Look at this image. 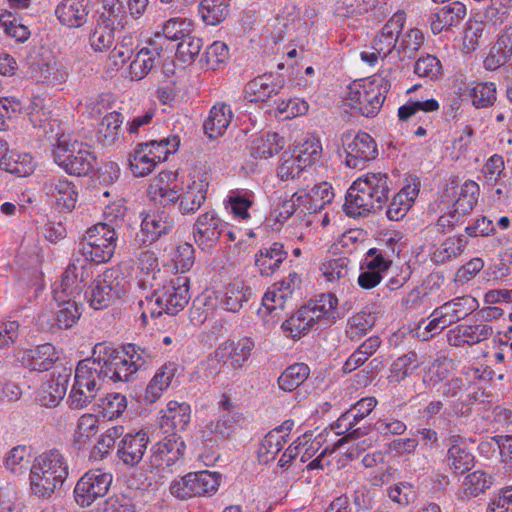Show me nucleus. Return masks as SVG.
Segmentation results:
<instances>
[{"label": "nucleus", "instance_id": "nucleus-1", "mask_svg": "<svg viewBox=\"0 0 512 512\" xmlns=\"http://www.w3.org/2000/svg\"><path fill=\"white\" fill-rule=\"evenodd\" d=\"M152 359V353L129 343L122 349H116L107 343H97L92 356L78 362L75 369L74 384L68 396L69 406L73 409L86 407L96 397L100 381H129L139 369Z\"/></svg>", "mask_w": 512, "mask_h": 512}, {"label": "nucleus", "instance_id": "nucleus-2", "mask_svg": "<svg viewBox=\"0 0 512 512\" xmlns=\"http://www.w3.org/2000/svg\"><path fill=\"white\" fill-rule=\"evenodd\" d=\"M392 181L386 173H367L348 189L344 211L350 217H365L383 208L389 198Z\"/></svg>", "mask_w": 512, "mask_h": 512}, {"label": "nucleus", "instance_id": "nucleus-3", "mask_svg": "<svg viewBox=\"0 0 512 512\" xmlns=\"http://www.w3.org/2000/svg\"><path fill=\"white\" fill-rule=\"evenodd\" d=\"M68 475L69 465L60 450L53 448L42 452L30 466V491L38 498L49 499L63 486Z\"/></svg>", "mask_w": 512, "mask_h": 512}, {"label": "nucleus", "instance_id": "nucleus-4", "mask_svg": "<svg viewBox=\"0 0 512 512\" xmlns=\"http://www.w3.org/2000/svg\"><path fill=\"white\" fill-rule=\"evenodd\" d=\"M152 280L146 278L143 283H148V288L153 290L151 295L146 296L148 304L156 305L151 309L153 317L163 313L176 315L185 308L190 300L188 277L174 276L168 279V274L157 272Z\"/></svg>", "mask_w": 512, "mask_h": 512}, {"label": "nucleus", "instance_id": "nucleus-5", "mask_svg": "<svg viewBox=\"0 0 512 512\" xmlns=\"http://www.w3.org/2000/svg\"><path fill=\"white\" fill-rule=\"evenodd\" d=\"M391 88V82L386 75H375L371 79L353 81L347 87L345 101L352 110L362 116L375 117Z\"/></svg>", "mask_w": 512, "mask_h": 512}, {"label": "nucleus", "instance_id": "nucleus-6", "mask_svg": "<svg viewBox=\"0 0 512 512\" xmlns=\"http://www.w3.org/2000/svg\"><path fill=\"white\" fill-rule=\"evenodd\" d=\"M55 162L68 174L85 176L93 171L96 156L88 144L61 136L53 149Z\"/></svg>", "mask_w": 512, "mask_h": 512}, {"label": "nucleus", "instance_id": "nucleus-7", "mask_svg": "<svg viewBox=\"0 0 512 512\" xmlns=\"http://www.w3.org/2000/svg\"><path fill=\"white\" fill-rule=\"evenodd\" d=\"M128 284L119 268H110L92 282L85 295L93 309H105L126 294Z\"/></svg>", "mask_w": 512, "mask_h": 512}, {"label": "nucleus", "instance_id": "nucleus-8", "mask_svg": "<svg viewBox=\"0 0 512 512\" xmlns=\"http://www.w3.org/2000/svg\"><path fill=\"white\" fill-rule=\"evenodd\" d=\"M108 225L95 224L89 228L76 250L97 264L110 261L117 246L118 233Z\"/></svg>", "mask_w": 512, "mask_h": 512}, {"label": "nucleus", "instance_id": "nucleus-9", "mask_svg": "<svg viewBox=\"0 0 512 512\" xmlns=\"http://www.w3.org/2000/svg\"><path fill=\"white\" fill-rule=\"evenodd\" d=\"M341 141L346 153L345 163L350 168L361 169L378 156L377 143L366 132L348 131L342 135Z\"/></svg>", "mask_w": 512, "mask_h": 512}, {"label": "nucleus", "instance_id": "nucleus-10", "mask_svg": "<svg viewBox=\"0 0 512 512\" xmlns=\"http://www.w3.org/2000/svg\"><path fill=\"white\" fill-rule=\"evenodd\" d=\"M220 481L218 473L210 471L190 472L170 486V492L180 500L202 496L217 491Z\"/></svg>", "mask_w": 512, "mask_h": 512}, {"label": "nucleus", "instance_id": "nucleus-11", "mask_svg": "<svg viewBox=\"0 0 512 512\" xmlns=\"http://www.w3.org/2000/svg\"><path fill=\"white\" fill-rule=\"evenodd\" d=\"M111 473L100 469L86 472L76 483L74 488L75 501L81 507H89L98 498L104 497L112 484Z\"/></svg>", "mask_w": 512, "mask_h": 512}, {"label": "nucleus", "instance_id": "nucleus-12", "mask_svg": "<svg viewBox=\"0 0 512 512\" xmlns=\"http://www.w3.org/2000/svg\"><path fill=\"white\" fill-rule=\"evenodd\" d=\"M185 448L184 441L176 433H171L152 446L149 458L151 468L172 472L174 467H180L184 462Z\"/></svg>", "mask_w": 512, "mask_h": 512}, {"label": "nucleus", "instance_id": "nucleus-13", "mask_svg": "<svg viewBox=\"0 0 512 512\" xmlns=\"http://www.w3.org/2000/svg\"><path fill=\"white\" fill-rule=\"evenodd\" d=\"M285 78L278 73H264L249 81L243 90V97L251 103L266 102L278 95L285 86Z\"/></svg>", "mask_w": 512, "mask_h": 512}, {"label": "nucleus", "instance_id": "nucleus-14", "mask_svg": "<svg viewBox=\"0 0 512 512\" xmlns=\"http://www.w3.org/2000/svg\"><path fill=\"white\" fill-rule=\"evenodd\" d=\"M225 226L226 223L214 211L201 214L193 227L196 244L203 251H208L218 242Z\"/></svg>", "mask_w": 512, "mask_h": 512}, {"label": "nucleus", "instance_id": "nucleus-15", "mask_svg": "<svg viewBox=\"0 0 512 512\" xmlns=\"http://www.w3.org/2000/svg\"><path fill=\"white\" fill-rule=\"evenodd\" d=\"M173 228V222L164 214L146 213L142 217L141 230L136 234L134 244L138 247L151 244L161 236L168 234Z\"/></svg>", "mask_w": 512, "mask_h": 512}, {"label": "nucleus", "instance_id": "nucleus-16", "mask_svg": "<svg viewBox=\"0 0 512 512\" xmlns=\"http://www.w3.org/2000/svg\"><path fill=\"white\" fill-rule=\"evenodd\" d=\"M148 443L149 436L143 430L127 433L118 443L117 457L125 465L135 466L143 459Z\"/></svg>", "mask_w": 512, "mask_h": 512}, {"label": "nucleus", "instance_id": "nucleus-17", "mask_svg": "<svg viewBox=\"0 0 512 512\" xmlns=\"http://www.w3.org/2000/svg\"><path fill=\"white\" fill-rule=\"evenodd\" d=\"M209 182L206 178H190L182 188L178 211L182 215L195 214L207 199Z\"/></svg>", "mask_w": 512, "mask_h": 512}, {"label": "nucleus", "instance_id": "nucleus-18", "mask_svg": "<svg viewBox=\"0 0 512 512\" xmlns=\"http://www.w3.org/2000/svg\"><path fill=\"white\" fill-rule=\"evenodd\" d=\"M301 279L296 272L289 273L288 277L275 284V289L267 291L262 298V306L269 314L285 308V303L294 290L299 286Z\"/></svg>", "mask_w": 512, "mask_h": 512}, {"label": "nucleus", "instance_id": "nucleus-19", "mask_svg": "<svg viewBox=\"0 0 512 512\" xmlns=\"http://www.w3.org/2000/svg\"><path fill=\"white\" fill-rule=\"evenodd\" d=\"M287 257L288 252L285 250L284 244L273 242L261 247L255 254V267L261 276L268 277L280 268Z\"/></svg>", "mask_w": 512, "mask_h": 512}, {"label": "nucleus", "instance_id": "nucleus-20", "mask_svg": "<svg viewBox=\"0 0 512 512\" xmlns=\"http://www.w3.org/2000/svg\"><path fill=\"white\" fill-rule=\"evenodd\" d=\"M405 13H395L383 26L380 34L375 37L373 49L382 54L383 58L387 57L393 49L398 48L397 40L405 23Z\"/></svg>", "mask_w": 512, "mask_h": 512}, {"label": "nucleus", "instance_id": "nucleus-21", "mask_svg": "<svg viewBox=\"0 0 512 512\" xmlns=\"http://www.w3.org/2000/svg\"><path fill=\"white\" fill-rule=\"evenodd\" d=\"M27 73L37 82L52 85L62 84L68 77V72L62 64L42 58L29 62Z\"/></svg>", "mask_w": 512, "mask_h": 512}, {"label": "nucleus", "instance_id": "nucleus-22", "mask_svg": "<svg viewBox=\"0 0 512 512\" xmlns=\"http://www.w3.org/2000/svg\"><path fill=\"white\" fill-rule=\"evenodd\" d=\"M466 16V6L460 1H452L429 16L431 30L439 34L457 25Z\"/></svg>", "mask_w": 512, "mask_h": 512}, {"label": "nucleus", "instance_id": "nucleus-23", "mask_svg": "<svg viewBox=\"0 0 512 512\" xmlns=\"http://www.w3.org/2000/svg\"><path fill=\"white\" fill-rule=\"evenodd\" d=\"M55 14L61 24L78 28L84 25L89 14V0H62Z\"/></svg>", "mask_w": 512, "mask_h": 512}, {"label": "nucleus", "instance_id": "nucleus-24", "mask_svg": "<svg viewBox=\"0 0 512 512\" xmlns=\"http://www.w3.org/2000/svg\"><path fill=\"white\" fill-rule=\"evenodd\" d=\"M58 360V352L50 343L26 350L22 356L23 365L32 371L38 372L50 370Z\"/></svg>", "mask_w": 512, "mask_h": 512}, {"label": "nucleus", "instance_id": "nucleus-25", "mask_svg": "<svg viewBox=\"0 0 512 512\" xmlns=\"http://www.w3.org/2000/svg\"><path fill=\"white\" fill-rule=\"evenodd\" d=\"M161 51L162 46L157 45L156 40L150 41L149 47H144L135 54L129 66L128 77L135 81L143 79L155 66Z\"/></svg>", "mask_w": 512, "mask_h": 512}, {"label": "nucleus", "instance_id": "nucleus-26", "mask_svg": "<svg viewBox=\"0 0 512 512\" xmlns=\"http://www.w3.org/2000/svg\"><path fill=\"white\" fill-rule=\"evenodd\" d=\"M233 118V112L224 102L216 103L209 112L208 118L203 123L204 133L210 139L222 136L227 130Z\"/></svg>", "mask_w": 512, "mask_h": 512}, {"label": "nucleus", "instance_id": "nucleus-27", "mask_svg": "<svg viewBox=\"0 0 512 512\" xmlns=\"http://www.w3.org/2000/svg\"><path fill=\"white\" fill-rule=\"evenodd\" d=\"M252 296V289L242 280L234 279L220 293V303L225 310L238 312Z\"/></svg>", "mask_w": 512, "mask_h": 512}, {"label": "nucleus", "instance_id": "nucleus-28", "mask_svg": "<svg viewBox=\"0 0 512 512\" xmlns=\"http://www.w3.org/2000/svg\"><path fill=\"white\" fill-rule=\"evenodd\" d=\"M191 408L186 402L170 401L160 420V427L167 433L185 430L190 421Z\"/></svg>", "mask_w": 512, "mask_h": 512}, {"label": "nucleus", "instance_id": "nucleus-29", "mask_svg": "<svg viewBox=\"0 0 512 512\" xmlns=\"http://www.w3.org/2000/svg\"><path fill=\"white\" fill-rule=\"evenodd\" d=\"M177 371L178 366L173 362L166 363L159 368L146 387L145 401L149 403L156 402L169 387Z\"/></svg>", "mask_w": 512, "mask_h": 512}, {"label": "nucleus", "instance_id": "nucleus-30", "mask_svg": "<svg viewBox=\"0 0 512 512\" xmlns=\"http://www.w3.org/2000/svg\"><path fill=\"white\" fill-rule=\"evenodd\" d=\"M129 167L135 177H145L153 172L157 166L149 146L145 143H138L128 157Z\"/></svg>", "mask_w": 512, "mask_h": 512}, {"label": "nucleus", "instance_id": "nucleus-31", "mask_svg": "<svg viewBox=\"0 0 512 512\" xmlns=\"http://www.w3.org/2000/svg\"><path fill=\"white\" fill-rule=\"evenodd\" d=\"M285 146V140L277 133H264L255 137L249 146L250 155L257 159H267L279 153Z\"/></svg>", "mask_w": 512, "mask_h": 512}, {"label": "nucleus", "instance_id": "nucleus-32", "mask_svg": "<svg viewBox=\"0 0 512 512\" xmlns=\"http://www.w3.org/2000/svg\"><path fill=\"white\" fill-rule=\"evenodd\" d=\"M36 164L29 153L11 152L3 154L0 159V169L15 174L18 177L31 175L35 170Z\"/></svg>", "mask_w": 512, "mask_h": 512}, {"label": "nucleus", "instance_id": "nucleus-33", "mask_svg": "<svg viewBox=\"0 0 512 512\" xmlns=\"http://www.w3.org/2000/svg\"><path fill=\"white\" fill-rule=\"evenodd\" d=\"M124 117L113 111L105 115L98 125L96 137L103 146L114 145L120 138Z\"/></svg>", "mask_w": 512, "mask_h": 512}, {"label": "nucleus", "instance_id": "nucleus-34", "mask_svg": "<svg viewBox=\"0 0 512 512\" xmlns=\"http://www.w3.org/2000/svg\"><path fill=\"white\" fill-rule=\"evenodd\" d=\"M322 144L319 138L314 135H307L294 145L292 155L304 167H311L320 161L322 156Z\"/></svg>", "mask_w": 512, "mask_h": 512}, {"label": "nucleus", "instance_id": "nucleus-35", "mask_svg": "<svg viewBox=\"0 0 512 512\" xmlns=\"http://www.w3.org/2000/svg\"><path fill=\"white\" fill-rule=\"evenodd\" d=\"M101 10L98 12L97 23L115 29H123L127 23V14L120 0H100Z\"/></svg>", "mask_w": 512, "mask_h": 512}, {"label": "nucleus", "instance_id": "nucleus-36", "mask_svg": "<svg viewBox=\"0 0 512 512\" xmlns=\"http://www.w3.org/2000/svg\"><path fill=\"white\" fill-rule=\"evenodd\" d=\"M45 189L56 199L59 206L69 211L75 208L78 193L72 182L54 178L45 183Z\"/></svg>", "mask_w": 512, "mask_h": 512}, {"label": "nucleus", "instance_id": "nucleus-37", "mask_svg": "<svg viewBox=\"0 0 512 512\" xmlns=\"http://www.w3.org/2000/svg\"><path fill=\"white\" fill-rule=\"evenodd\" d=\"M378 336H371L363 341L357 349L347 358L343 365L345 373H350L362 366L381 346Z\"/></svg>", "mask_w": 512, "mask_h": 512}, {"label": "nucleus", "instance_id": "nucleus-38", "mask_svg": "<svg viewBox=\"0 0 512 512\" xmlns=\"http://www.w3.org/2000/svg\"><path fill=\"white\" fill-rule=\"evenodd\" d=\"M351 415V413L346 411L332 426V429L335 430L337 435H343V437L337 442L338 446H342L344 443L351 440H358L359 438L367 435L371 430L370 426L364 425L357 427Z\"/></svg>", "mask_w": 512, "mask_h": 512}, {"label": "nucleus", "instance_id": "nucleus-39", "mask_svg": "<svg viewBox=\"0 0 512 512\" xmlns=\"http://www.w3.org/2000/svg\"><path fill=\"white\" fill-rule=\"evenodd\" d=\"M397 241L390 237L386 243L385 248H371L367 252V257H371L366 264L367 269L374 270L380 274L387 271L392 264L390 257L394 254H399L400 249L396 251Z\"/></svg>", "mask_w": 512, "mask_h": 512}, {"label": "nucleus", "instance_id": "nucleus-40", "mask_svg": "<svg viewBox=\"0 0 512 512\" xmlns=\"http://www.w3.org/2000/svg\"><path fill=\"white\" fill-rule=\"evenodd\" d=\"M310 375V368L305 363L289 365L278 377V387L284 392H292L302 385Z\"/></svg>", "mask_w": 512, "mask_h": 512}, {"label": "nucleus", "instance_id": "nucleus-41", "mask_svg": "<svg viewBox=\"0 0 512 512\" xmlns=\"http://www.w3.org/2000/svg\"><path fill=\"white\" fill-rule=\"evenodd\" d=\"M338 305V299L334 294H322L316 302H310L304 305L310 310L309 314L313 315V322L324 320L327 324L333 323L336 319L335 313Z\"/></svg>", "mask_w": 512, "mask_h": 512}, {"label": "nucleus", "instance_id": "nucleus-42", "mask_svg": "<svg viewBox=\"0 0 512 512\" xmlns=\"http://www.w3.org/2000/svg\"><path fill=\"white\" fill-rule=\"evenodd\" d=\"M446 462L454 473L463 474L473 468L475 456L464 444H452L448 448Z\"/></svg>", "mask_w": 512, "mask_h": 512}, {"label": "nucleus", "instance_id": "nucleus-43", "mask_svg": "<svg viewBox=\"0 0 512 512\" xmlns=\"http://www.w3.org/2000/svg\"><path fill=\"white\" fill-rule=\"evenodd\" d=\"M303 207L309 212L322 210L334 197L331 184L322 182L315 185L309 192L302 193Z\"/></svg>", "mask_w": 512, "mask_h": 512}, {"label": "nucleus", "instance_id": "nucleus-44", "mask_svg": "<svg viewBox=\"0 0 512 512\" xmlns=\"http://www.w3.org/2000/svg\"><path fill=\"white\" fill-rule=\"evenodd\" d=\"M467 245L465 236L449 237L437 247L431 255V260L436 264H444L459 257Z\"/></svg>", "mask_w": 512, "mask_h": 512}, {"label": "nucleus", "instance_id": "nucleus-45", "mask_svg": "<svg viewBox=\"0 0 512 512\" xmlns=\"http://www.w3.org/2000/svg\"><path fill=\"white\" fill-rule=\"evenodd\" d=\"M230 11V0H202L199 13L206 25H218L223 22Z\"/></svg>", "mask_w": 512, "mask_h": 512}, {"label": "nucleus", "instance_id": "nucleus-46", "mask_svg": "<svg viewBox=\"0 0 512 512\" xmlns=\"http://www.w3.org/2000/svg\"><path fill=\"white\" fill-rule=\"evenodd\" d=\"M376 317L372 313L359 312L348 319L345 335L353 342L360 341L375 326Z\"/></svg>", "mask_w": 512, "mask_h": 512}, {"label": "nucleus", "instance_id": "nucleus-47", "mask_svg": "<svg viewBox=\"0 0 512 512\" xmlns=\"http://www.w3.org/2000/svg\"><path fill=\"white\" fill-rule=\"evenodd\" d=\"M172 172H161L157 178L154 179L150 185L149 193L153 199L157 197L164 205L177 204L180 202L181 192L170 187L167 181L170 179Z\"/></svg>", "mask_w": 512, "mask_h": 512}, {"label": "nucleus", "instance_id": "nucleus-48", "mask_svg": "<svg viewBox=\"0 0 512 512\" xmlns=\"http://www.w3.org/2000/svg\"><path fill=\"white\" fill-rule=\"evenodd\" d=\"M310 310L302 306L294 315L282 323V329L293 338H300L306 334L315 324Z\"/></svg>", "mask_w": 512, "mask_h": 512}, {"label": "nucleus", "instance_id": "nucleus-49", "mask_svg": "<svg viewBox=\"0 0 512 512\" xmlns=\"http://www.w3.org/2000/svg\"><path fill=\"white\" fill-rule=\"evenodd\" d=\"M286 443L285 435L278 434L277 431L268 432L257 450V457L260 464H267L276 458Z\"/></svg>", "mask_w": 512, "mask_h": 512}, {"label": "nucleus", "instance_id": "nucleus-50", "mask_svg": "<svg viewBox=\"0 0 512 512\" xmlns=\"http://www.w3.org/2000/svg\"><path fill=\"white\" fill-rule=\"evenodd\" d=\"M479 186L473 180H467L460 188L459 196L453 204V212L458 215H465L472 211L477 204Z\"/></svg>", "mask_w": 512, "mask_h": 512}, {"label": "nucleus", "instance_id": "nucleus-51", "mask_svg": "<svg viewBox=\"0 0 512 512\" xmlns=\"http://www.w3.org/2000/svg\"><path fill=\"white\" fill-rule=\"evenodd\" d=\"M123 433V426L119 425L108 428L103 434H101L97 443L92 448L90 452V459L101 461L106 458L114 447L116 440L123 436Z\"/></svg>", "mask_w": 512, "mask_h": 512}, {"label": "nucleus", "instance_id": "nucleus-52", "mask_svg": "<svg viewBox=\"0 0 512 512\" xmlns=\"http://www.w3.org/2000/svg\"><path fill=\"white\" fill-rule=\"evenodd\" d=\"M420 365L418 354L415 351H410L392 363L389 378L391 381L400 382L410 376Z\"/></svg>", "mask_w": 512, "mask_h": 512}, {"label": "nucleus", "instance_id": "nucleus-53", "mask_svg": "<svg viewBox=\"0 0 512 512\" xmlns=\"http://www.w3.org/2000/svg\"><path fill=\"white\" fill-rule=\"evenodd\" d=\"M58 309L55 312L56 325L60 329L71 328L81 316V305L75 300H58Z\"/></svg>", "mask_w": 512, "mask_h": 512}, {"label": "nucleus", "instance_id": "nucleus-54", "mask_svg": "<svg viewBox=\"0 0 512 512\" xmlns=\"http://www.w3.org/2000/svg\"><path fill=\"white\" fill-rule=\"evenodd\" d=\"M242 420L241 413H222L215 421L206 425L209 434H215L221 439H228L235 431L237 423Z\"/></svg>", "mask_w": 512, "mask_h": 512}, {"label": "nucleus", "instance_id": "nucleus-55", "mask_svg": "<svg viewBox=\"0 0 512 512\" xmlns=\"http://www.w3.org/2000/svg\"><path fill=\"white\" fill-rule=\"evenodd\" d=\"M137 260L138 268L141 270V276L138 277L137 283L143 290H146L149 287L148 283H143L146 278L153 281L152 277L157 272L166 273V275L168 274V271L158 268V259L155 253L150 250L140 251L137 255Z\"/></svg>", "mask_w": 512, "mask_h": 512}, {"label": "nucleus", "instance_id": "nucleus-56", "mask_svg": "<svg viewBox=\"0 0 512 512\" xmlns=\"http://www.w3.org/2000/svg\"><path fill=\"white\" fill-rule=\"evenodd\" d=\"M134 53V42L131 36H124L110 51L107 58V67L111 70H119L131 59Z\"/></svg>", "mask_w": 512, "mask_h": 512}, {"label": "nucleus", "instance_id": "nucleus-57", "mask_svg": "<svg viewBox=\"0 0 512 512\" xmlns=\"http://www.w3.org/2000/svg\"><path fill=\"white\" fill-rule=\"evenodd\" d=\"M493 480L492 475L482 470L474 471L464 478L463 493L467 497H477L491 487Z\"/></svg>", "mask_w": 512, "mask_h": 512}, {"label": "nucleus", "instance_id": "nucleus-58", "mask_svg": "<svg viewBox=\"0 0 512 512\" xmlns=\"http://www.w3.org/2000/svg\"><path fill=\"white\" fill-rule=\"evenodd\" d=\"M255 202V195L252 191L236 190L228 196L227 203L230 205L231 212L236 218L247 220L250 218L249 208Z\"/></svg>", "mask_w": 512, "mask_h": 512}, {"label": "nucleus", "instance_id": "nucleus-59", "mask_svg": "<svg viewBox=\"0 0 512 512\" xmlns=\"http://www.w3.org/2000/svg\"><path fill=\"white\" fill-rule=\"evenodd\" d=\"M98 418L93 414L82 415L77 422L73 445L78 449L84 447L98 431Z\"/></svg>", "mask_w": 512, "mask_h": 512}, {"label": "nucleus", "instance_id": "nucleus-60", "mask_svg": "<svg viewBox=\"0 0 512 512\" xmlns=\"http://www.w3.org/2000/svg\"><path fill=\"white\" fill-rule=\"evenodd\" d=\"M30 448L26 445L13 447L5 458V467L13 474H24L30 469Z\"/></svg>", "mask_w": 512, "mask_h": 512}, {"label": "nucleus", "instance_id": "nucleus-61", "mask_svg": "<svg viewBox=\"0 0 512 512\" xmlns=\"http://www.w3.org/2000/svg\"><path fill=\"white\" fill-rule=\"evenodd\" d=\"M351 261L346 257L331 259L322 265V273L329 282H343L348 280Z\"/></svg>", "mask_w": 512, "mask_h": 512}, {"label": "nucleus", "instance_id": "nucleus-62", "mask_svg": "<svg viewBox=\"0 0 512 512\" xmlns=\"http://www.w3.org/2000/svg\"><path fill=\"white\" fill-rule=\"evenodd\" d=\"M95 265L97 263L90 261L88 257L82 256L75 249L68 268L73 273L74 279L78 280L85 287L87 281L93 277Z\"/></svg>", "mask_w": 512, "mask_h": 512}, {"label": "nucleus", "instance_id": "nucleus-63", "mask_svg": "<svg viewBox=\"0 0 512 512\" xmlns=\"http://www.w3.org/2000/svg\"><path fill=\"white\" fill-rule=\"evenodd\" d=\"M193 30V22L187 18L174 17L167 20L162 26L163 37L167 40H182Z\"/></svg>", "mask_w": 512, "mask_h": 512}, {"label": "nucleus", "instance_id": "nucleus-64", "mask_svg": "<svg viewBox=\"0 0 512 512\" xmlns=\"http://www.w3.org/2000/svg\"><path fill=\"white\" fill-rule=\"evenodd\" d=\"M99 413L103 418L112 420L118 418L127 408L126 397L120 393H110L106 397L100 399Z\"/></svg>", "mask_w": 512, "mask_h": 512}]
</instances>
